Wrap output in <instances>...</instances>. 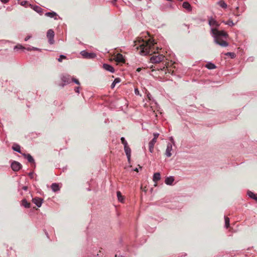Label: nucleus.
Instances as JSON below:
<instances>
[{
	"label": "nucleus",
	"instance_id": "c03bdc74",
	"mask_svg": "<svg viewBox=\"0 0 257 257\" xmlns=\"http://www.w3.org/2000/svg\"><path fill=\"white\" fill-rule=\"evenodd\" d=\"M141 190H142V192L144 191V188H143V185H142L141 186Z\"/></svg>",
	"mask_w": 257,
	"mask_h": 257
},
{
	"label": "nucleus",
	"instance_id": "de8ad7c7",
	"mask_svg": "<svg viewBox=\"0 0 257 257\" xmlns=\"http://www.w3.org/2000/svg\"><path fill=\"white\" fill-rule=\"evenodd\" d=\"M253 199L257 201V195L255 196V197L253 198Z\"/></svg>",
	"mask_w": 257,
	"mask_h": 257
},
{
	"label": "nucleus",
	"instance_id": "09e8293b",
	"mask_svg": "<svg viewBox=\"0 0 257 257\" xmlns=\"http://www.w3.org/2000/svg\"><path fill=\"white\" fill-rule=\"evenodd\" d=\"M32 175H33V173H30V174H29V176H31H31H32Z\"/></svg>",
	"mask_w": 257,
	"mask_h": 257
},
{
	"label": "nucleus",
	"instance_id": "79ce46f5",
	"mask_svg": "<svg viewBox=\"0 0 257 257\" xmlns=\"http://www.w3.org/2000/svg\"><path fill=\"white\" fill-rule=\"evenodd\" d=\"M75 92H78H78H79V87H76V88H75Z\"/></svg>",
	"mask_w": 257,
	"mask_h": 257
},
{
	"label": "nucleus",
	"instance_id": "39448f33",
	"mask_svg": "<svg viewBox=\"0 0 257 257\" xmlns=\"http://www.w3.org/2000/svg\"><path fill=\"white\" fill-rule=\"evenodd\" d=\"M159 134H154V138L149 143V150L150 152H154V148L155 143L157 142V140L158 138Z\"/></svg>",
	"mask_w": 257,
	"mask_h": 257
},
{
	"label": "nucleus",
	"instance_id": "cd10ccee",
	"mask_svg": "<svg viewBox=\"0 0 257 257\" xmlns=\"http://www.w3.org/2000/svg\"><path fill=\"white\" fill-rule=\"evenodd\" d=\"M225 227L227 228L229 226V218L228 217H225Z\"/></svg>",
	"mask_w": 257,
	"mask_h": 257
},
{
	"label": "nucleus",
	"instance_id": "dca6fc26",
	"mask_svg": "<svg viewBox=\"0 0 257 257\" xmlns=\"http://www.w3.org/2000/svg\"><path fill=\"white\" fill-rule=\"evenodd\" d=\"M209 25L211 26H215L216 27H218L219 26V24H218V23L213 18L209 19Z\"/></svg>",
	"mask_w": 257,
	"mask_h": 257
},
{
	"label": "nucleus",
	"instance_id": "a211bd4d",
	"mask_svg": "<svg viewBox=\"0 0 257 257\" xmlns=\"http://www.w3.org/2000/svg\"><path fill=\"white\" fill-rule=\"evenodd\" d=\"M45 16L50 18H54L55 19H57V15L56 13L53 12L46 13Z\"/></svg>",
	"mask_w": 257,
	"mask_h": 257
},
{
	"label": "nucleus",
	"instance_id": "864d4df0",
	"mask_svg": "<svg viewBox=\"0 0 257 257\" xmlns=\"http://www.w3.org/2000/svg\"><path fill=\"white\" fill-rule=\"evenodd\" d=\"M183 26H184L185 27H187V25H186L185 24H184Z\"/></svg>",
	"mask_w": 257,
	"mask_h": 257
},
{
	"label": "nucleus",
	"instance_id": "c756f323",
	"mask_svg": "<svg viewBox=\"0 0 257 257\" xmlns=\"http://www.w3.org/2000/svg\"><path fill=\"white\" fill-rule=\"evenodd\" d=\"M121 143L124 145V147L127 146V143L125 140L124 138L122 137L120 139Z\"/></svg>",
	"mask_w": 257,
	"mask_h": 257
},
{
	"label": "nucleus",
	"instance_id": "8fccbe9b",
	"mask_svg": "<svg viewBox=\"0 0 257 257\" xmlns=\"http://www.w3.org/2000/svg\"><path fill=\"white\" fill-rule=\"evenodd\" d=\"M135 171H137V172H138V169L137 168H136L135 170Z\"/></svg>",
	"mask_w": 257,
	"mask_h": 257
},
{
	"label": "nucleus",
	"instance_id": "7ed1b4c3",
	"mask_svg": "<svg viewBox=\"0 0 257 257\" xmlns=\"http://www.w3.org/2000/svg\"><path fill=\"white\" fill-rule=\"evenodd\" d=\"M134 47L137 50H139V54L144 55V53H145V41L144 39L138 38L134 41Z\"/></svg>",
	"mask_w": 257,
	"mask_h": 257
},
{
	"label": "nucleus",
	"instance_id": "49530a36",
	"mask_svg": "<svg viewBox=\"0 0 257 257\" xmlns=\"http://www.w3.org/2000/svg\"><path fill=\"white\" fill-rule=\"evenodd\" d=\"M141 201H143V194H142V193L141 194Z\"/></svg>",
	"mask_w": 257,
	"mask_h": 257
},
{
	"label": "nucleus",
	"instance_id": "20e7f679",
	"mask_svg": "<svg viewBox=\"0 0 257 257\" xmlns=\"http://www.w3.org/2000/svg\"><path fill=\"white\" fill-rule=\"evenodd\" d=\"M211 32L214 37H226L227 34L224 31H219L216 28H213L211 30Z\"/></svg>",
	"mask_w": 257,
	"mask_h": 257
},
{
	"label": "nucleus",
	"instance_id": "f3484780",
	"mask_svg": "<svg viewBox=\"0 0 257 257\" xmlns=\"http://www.w3.org/2000/svg\"><path fill=\"white\" fill-rule=\"evenodd\" d=\"M174 181V179L173 177H167L165 179V183L167 185H172Z\"/></svg>",
	"mask_w": 257,
	"mask_h": 257
},
{
	"label": "nucleus",
	"instance_id": "c85d7f7f",
	"mask_svg": "<svg viewBox=\"0 0 257 257\" xmlns=\"http://www.w3.org/2000/svg\"><path fill=\"white\" fill-rule=\"evenodd\" d=\"M34 10L40 14H41L43 11V10L38 6H36L34 7Z\"/></svg>",
	"mask_w": 257,
	"mask_h": 257
},
{
	"label": "nucleus",
	"instance_id": "a18cd8bd",
	"mask_svg": "<svg viewBox=\"0 0 257 257\" xmlns=\"http://www.w3.org/2000/svg\"><path fill=\"white\" fill-rule=\"evenodd\" d=\"M141 70V68H138L137 69V71H138V72H140Z\"/></svg>",
	"mask_w": 257,
	"mask_h": 257
},
{
	"label": "nucleus",
	"instance_id": "473e14b6",
	"mask_svg": "<svg viewBox=\"0 0 257 257\" xmlns=\"http://www.w3.org/2000/svg\"><path fill=\"white\" fill-rule=\"evenodd\" d=\"M227 56H230L232 58L234 57L235 54L233 53L227 52L225 54Z\"/></svg>",
	"mask_w": 257,
	"mask_h": 257
},
{
	"label": "nucleus",
	"instance_id": "72a5a7b5",
	"mask_svg": "<svg viewBox=\"0 0 257 257\" xmlns=\"http://www.w3.org/2000/svg\"><path fill=\"white\" fill-rule=\"evenodd\" d=\"M248 196L250 197H251V198H252L253 199L255 197V196L256 195L255 194H254L253 193H252L251 192H248Z\"/></svg>",
	"mask_w": 257,
	"mask_h": 257
},
{
	"label": "nucleus",
	"instance_id": "603ef678",
	"mask_svg": "<svg viewBox=\"0 0 257 257\" xmlns=\"http://www.w3.org/2000/svg\"><path fill=\"white\" fill-rule=\"evenodd\" d=\"M24 4V3L23 2H22V5H23Z\"/></svg>",
	"mask_w": 257,
	"mask_h": 257
},
{
	"label": "nucleus",
	"instance_id": "37998d69",
	"mask_svg": "<svg viewBox=\"0 0 257 257\" xmlns=\"http://www.w3.org/2000/svg\"><path fill=\"white\" fill-rule=\"evenodd\" d=\"M30 36L26 37V38H25V41H28V40L30 39Z\"/></svg>",
	"mask_w": 257,
	"mask_h": 257
},
{
	"label": "nucleus",
	"instance_id": "58836bf2",
	"mask_svg": "<svg viewBox=\"0 0 257 257\" xmlns=\"http://www.w3.org/2000/svg\"><path fill=\"white\" fill-rule=\"evenodd\" d=\"M115 85H116V84H115V83H114V82H112V84H111V88L112 89H113V88L115 87Z\"/></svg>",
	"mask_w": 257,
	"mask_h": 257
},
{
	"label": "nucleus",
	"instance_id": "5fc2aeb1",
	"mask_svg": "<svg viewBox=\"0 0 257 257\" xmlns=\"http://www.w3.org/2000/svg\"><path fill=\"white\" fill-rule=\"evenodd\" d=\"M165 66H166V64L163 66V69L165 68Z\"/></svg>",
	"mask_w": 257,
	"mask_h": 257
},
{
	"label": "nucleus",
	"instance_id": "a878e982",
	"mask_svg": "<svg viewBox=\"0 0 257 257\" xmlns=\"http://www.w3.org/2000/svg\"><path fill=\"white\" fill-rule=\"evenodd\" d=\"M117 197L118 200L120 202H122L123 198V196H122L120 191L117 192Z\"/></svg>",
	"mask_w": 257,
	"mask_h": 257
},
{
	"label": "nucleus",
	"instance_id": "2eb2a0df",
	"mask_svg": "<svg viewBox=\"0 0 257 257\" xmlns=\"http://www.w3.org/2000/svg\"><path fill=\"white\" fill-rule=\"evenodd\" d=\"M103 67L106 70L110 71L111 72H113L114 71V68L110 65L107 64H104L103 65Z\"/></svg>",
	"mask_w": 257,
	"mask_h": 257
},
{
	"label": "nucleus",
	"instance_id": "2f4dec72",
	"mask_svg": "<svg viewBox=\"0 0 257 257\" xmlns=\"http://www.w3.org/2000/svg\"><path fill=\"white\" fill-rule=\"evenodd\" d=\"M66 59V57L64 55H60L59 58L58 59L59 62H62V59Z\"/></svg>",
	"mask_w": 257,
	"mask_h": 257
},
{
	"label": "nucleus",
	"instance_id": "393cba45",
	"mask_svg": "<svg viewBox=\"0 0 257 257\" xmlns=\"http://www.w3.org/2000/svg\"><path fill=\"white\" fill-rule=\"evenodd\" d=\"M206 67L209 69H213L216 68V66L211 63H209L206 65Z\"/></svg>",
	"mask_w": 257,
	"mask_h": 257
},
{
	"label": "nucleus",
	"instance_id": "6e6552de",
	"mask_svg": "<svg viewBox=\"0 0 257 257\" xmlns=\"http://www.w3.org/2000/svg\"><path fill=\"white\" fill-rule=\"evenodd\" d=\"M81 55L85 58L92 59L96 57V54L94 53H88L85 51L81 52Z\"/></svg>",
	"mask_w": 257,
	"mask_h": 257
},
{
	"label": "nucleus",
	"instance_id": "f704fd0d",
	"mask_svg": "<svg viewBox=\"0 0 257 257\" xmlns=\"http://www.w3.org/2000/svg\"><path fill=\"white\" fill-rule=\"evenodd\" d=\"M120 80H121L119 78H116L114 79L113 82H114V83L117 84L118 83H119L120 82Z\"/></svg>",
	"mask_w": 257,
	"mask_h": 257
},
{
	"label": "nucleus",
	"instance_id": "ddd939ff",
	"mask_svg": "<svg viewBox=\"0 0 257 257\" xmlns=\"http://www.w3.org/2000/svg\"><path fill=\"white\" fill-rule=\"evenodd\" d=\"M124 151L126 154V155L127 156V159H128V160H130V158H131V150L128 145L124 147Z\"/></svg>",
	"mask_w": 257,
	"mask_h": 257
},
{
	"label": "nucleus",
	"instance_id": "9d476101",
	"mask_svg": "<svg viewBox=\"0 0 257 257\" xmlns=\"http://www.w3.org/2000/svg\"><path fill=\"white\" fill-rule=\"evenodd\" d=\"M114 59L118 63H124L125 60L122 54L120 53L117 54L114 56Z\"/></svg>",
	"mask_w": 257,
	"mask_h": 257
},
{
	"label": "nucleus",
	"instance_id": "ea45409f",
	"mask_svg": "<svg viewBox=\"0 0 257 257\" xmlns=\"http://www.w3.org/2000/svg\"><path fill=\"white\" fill-rule=\"evenodd\" d=\"M1 1L2 3L6 4V3H7L9 0H1Z\"/></svg>",
	"mask_w": 257,
	"mask_h": 257
},
{
	"label": "nucleus",
	"instance_id": "b1692460",
	"mask_svg": "<svg viewBox=\"0 0 257 257\" xmlns=\"http://www.w3.org/2000/svg\"><path fill=\"white\" fill-rule=\"evenodd\" d=\"M12 148L14 151H17L19 153H21V148L20 146L19 145L14 144Z\"/></svg>",
	"mask_w": 257,
	"mask_h": 257
},
{
	"label": "nucleus",
	"instance_id": "e433bc0d",
	"mask_svg": "<svg viewBox=\"0 0 257 257\" xmlns=\"http://www.w3.org/2000/svg\"><path fill=\"white\" fill-rule=\"evenodd\" d=\"M24 49V48L21 45H18L15 47V49Z\"/></svg>",
	"mask_w": 257,
	"mask_h": 257
},
{
	"label": "nucleus",
	"instance_id": "5701e85b",
	"mask_svg": "<svg viewBox=\"0 0 257 257\" xmlns=\"http://www.w3.org/2000/svg\"><path fill=\"white\" fill-rule=\"evenodd\" d=\"M183 7L188 10H191V5L187 2H185L183 3Z\"/></svg>",
	"mask_w": 257,
	"mask_h": 257
},
{
	"label": "nucleus",
	"instance_id": "bb28decb",
	"mask_svg": "<svg viewBox=\"0 0 257 257\" xmlns=\"http://www.w3.org/2000/svg\"><path fill=\"white\" fill-rule=\"evenodd\" d=\"M218 4L222 8L225 9L227 8V4L223 1L219 2Z\"/></svg>",
	"mask_w": 257,
	"mask_h": 257
},
{
	"label": "nucleus",
	"instance_id": "f257e3e1",
	"mask_svg": "<svg viewBox=\"0 0 257 257\" xmlns=\"http://www.w3.org/2000/svg\"><path fill=\"white\" fill-rule=\"evenodd\" d=\"M146 55L154 54L149 58L150 63L155 64L163 61L165 56L156 53L158 48L155 46L157 43L155 39L149 32H146Z\"/></svg>",
	"mask_w": 257,
	"mask_h": 257
},
{
	"label": "nucleus",
	"instance_id": "6e6d98bb",
	"mask_svg": "<svg viewBox=\"0 0 257 257\" xmlns=\"http://www.w3.org/2000/svg\"><path fill=\"white\" fill-rule=\"evenodd\" d=\"M150 68H153V66H150Z\"/></svg>",
	"mask_w": 257,
	"mask_h": 257
},
{
	"label": "nucleus",
	"instance_id": "423d86ee",
	"mask_svg": "<svg viewBox=\"0 0 257 257\" xmlns=\"http://www.w3.org/2000/svg\"><path fill=\"white\" fill-rule=\"evenodd\" d=\"M47 37L49 40V42L51 44H53L54 43V31L50 29L48 31L47 33Z\"/></svg>",
	"mask_w": 257,
	"mask_h": 257
},
{
	"label": "nucleus",
	"instance_id": "7c9ffc66",
	"mask_svg": "<svg viewBox=\"0 0 257 257\" xmlns=\"http://www.w3.org/2000/svg\"><path fill=\"white\" fill-rule=\"evenodd\" d=\"M225 24L230 26H232L234 25V24L233 23V21L230 20H228Z\"/></svg>",
	"mask_w": 257,
	"mask_h": 257
},
{
	"label": "nucleus",
	"instance_id": "aec40b11",
	"mask_svg": "<svg viewBox=\"0 0 257 257\" xmlns=\"http://www.w3.org/2000/svg\"><path fill=\"white\" fill-rule=\"evenodd\" d=\"M25 158H26L28 161L31 163H34V160L33 158L30 154H24Z\"/></svg>",
	"mask_w": 257,
	"mask_h": 257
},
{
	"label": "nucleus",
	"instance_id": "1a4fd4ad",
	"mask_svg": "<svg viewBox=\"0 0 257 257\" xmlns=\"http://www.w3.org/2000/svg\"><path fill=\"white\" fill-rule=\"evenodd\" d=\"M11 167L13 171H18L22 168V165L18 162L14 161L12 163Z\"/></svg>",
	"mask_w": 257,
	"mask_h": 257
},
{
	"label": "nucleus",
	"instance_id": "9b49d317",
	"mask_svg": "<svg viewBox=\"0 0 257 257\" xmlns=\"http://www.w3.org/2000/svg\"><path fill=\"white\" fill-rule=\"evenodd\" d=\"M32 202L35 203L38 207H40L42 205V199L40 198L36 197L33 198Z\"/></svg>",
	"mask_w": 257,
	"mask_h": 257
},
{
	"label": "nucleus",
	"instance_id": "412c9836",
	"mask_svg": "<svg viewBox=\"0 0 257 257\" xmlns=\"http://www.w3.org/2000/svg\"><path fill=\"white\" fill-rule=\"evenodd\" d=\"M51 188L54 192H56L59 190V185L56 183H53L51 185Z\"/></svg>",
	"mask_w": 257,
	"mask_h": 257
},
{
	"label": "nucleus",
	"instance_id": "3c124183",
	"mask_svg": "<svg viewBox=\"0 0 257 257\" xmlns=\"http://www.w3.org/2000/svg\"><path fill=\"white\" fill-rule=\"evenodd\" d=\"M24 4V3L23 2H22V5H23Z\"/></svg>",
	"mask_w": 257,
	"mask_h": 257
},
{
	"label": "nucleus",
	"instance_id": "0eeeda50",
	"mask_svg": "<svg viewBox=\"0 0 257 257\" xmlns=\"http://www.w3.org/2000/svg\"><path fill=\"white\" fill-rule=\"evenodd\" d=\"M215 42L220 46L222 47H227L228 46V43L225 41L223 40L222 38L220 37H214Z\"/></svg>",
	"mask_w": 257,
	"mask_h": 257
},
{
	"label": "nucleus",
	"instance_id": "f8f14e48",
	"mask_svg": "<svg viewBox=\"0 0 257 257\" xmlns=\"http://www.w3.org/2000/svg\"><path fill=\"white\" fill-rule=\"evenodd\" d=\"M172 150V146L171 144L169 143L167 145V149L166 150V155L167 157H170L171 156L172 154L171 151Z\"/></svg>",
	"mask_w": 257,
	"mask_h": 257
},
{
	"label": "nucleus",
	"instance_id": "6ab92c4d",
	"mask_svg": "<svg viewBox=\"0 0 257 257\" xmlns=\"http://www.w3.org/2000/svg\"><path fill=\"white\" fill-rule=\"evenodd\" d=\"M22 205L27 208H30L31 206L30 203L28 202L25 199L22 200Z\"/></svg>",
	"mask_w": 257,
	"mask_h": 257
},
{
	"label": "nucleus",
	"instance_id": "c9c22d12",
	"mask_svg": "<svg viewBox=\"0 0 257 257\" xmlns=\"http://www.w3.org/2000/svg\"><path fill=\"white\" fill-rule=\"evenodd\" d=\"M72 80L75 83H76L78 85H79L80 84V82L79 81H78V80L75 79V78H72Z\"/></svg>",
	"mask_w": 257,
	"mask_h": 257
},
{
	"label": "nucleus",
	"instance_id": "4468645a",
	"mask_svg": "<svg viewBox=\"0 0 257 257\" xmlns=\"http://www.w3.org/2000/svg\"><path fill=\"white\" fill-rule=\"evenodd\" d=\"M71 77L69 75H63L62 77V80L63 82L66 83H69L71 81Z\"/></svg>",
	"mask_w": 257,
	"mask_h": 257
},
{
	"label": "nucleus",
	"instance_id": "f03ea898",
	"mask_svg": "<svg viewBox=\"0 0 257 257\" xmlns=\"http://www.w3.org/2000/svg\"><path fill=\"white\" fill-rule=\"evenodd\" d=\"M146 94L147 96V99L146 98V108H147V112L148 114L152 116L154 115L155 117H158V113L161 114V112L158 109L157 103L153 100H152V96L149 93L147 92V89H146Z\"/></svg>",
	"mask_w": 257,
	"mask_h": 257
},
{
	"label": "nucleus",
	"instance_id": "4c0bfd02",
	"mask_svg": "<svg viewBox=\"0 0 257 257\" xmlns=\"http://www.w3.org/2000/svg\"><path fill=\"white\" fill-rule=\"evenodd\" d=\"M135 93L136 95H140L141 94H140V92H139V90H138V88H136L135 90Z\"/></svg>",
	"mask_w": 257,
	"mask_h": 257
},
{
	"label": "nucleus",
	"instance_id": "a19ab883",
	"mask_svg": "<svg viewBox=\"0 0 257 257\" xmlns=\"http://www.w3.org/2000/svg\"><path fill=\"white\" fill-rule=\"evenodd\" d=\"M23 189L25 190V191H27L28 190V187L27 186H24L23 187Z\"/></svg>",
	"mask_w": 257,
	"mask_h": 257
},
{
	"label": "nucleus",
	"instance_id": "4be33fe9",
	"mask_svg": "<svg viewBox=\"0 0 257 257\" xmlns=\"http://www.w3.org/2000/svg\"><path fill=\"white\" fill-rule=\"evenodd\" d=\"M160 174L159 173H156L154 174V176H153V180L155 182H157L158 181H159L160 178H161V177H160Z\"/></svg>",
	"mask_w": 257,
	"mask_h": 257
}]
</instances>
